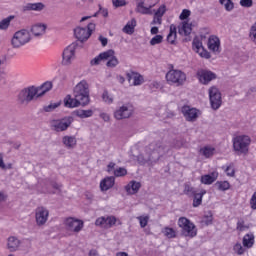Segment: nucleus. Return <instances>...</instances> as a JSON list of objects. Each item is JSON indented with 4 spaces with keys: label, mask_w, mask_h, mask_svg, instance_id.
I'll use <instances>...</instances> for the list:
<instances>
[{
    "label": "nucleus",
    "mask_w": 256,
    "mask_h": 256,
    "mask_svg": "<svg viewBox=\"0 0 256 256\" xmlns=\"http://www.w3.org/2000/svg\"><path fill=\"white\" fill-rule=\"evenodd\" d=\"M169 151H171V146L166 145L165 142L154 141L146 147L148 156L140 154L137 157V161L140 165H145L146 163L153 165V163H157L161 157L167 155Z\"/></svg>",
    "instance_id": "1"
},
{
    "label": "nucleus",
    "mask_w": 256,
    "mask_h": 256,
    "mask_svg": "<svg viewBox=\"0 0 256 256\" xmlns=\"http://www.w3.org/2000/svg\"><path fill=\"white\" fill-rule=\"evenodd\" d=\"M74 97L81 102L82 107H86L89 104V83L87 81H80L74 88L73 92Z\"/></svg>",
    "instance_id": "2"
},
{
    "label": "nucleus",
    "mask_w": 256,
    "mask_h": 256,
    "mask_svg": "<svg viewBox=\"0 0 256 256\" xmlns=\"http://www.w3.org/2000/svg\"><path fill=\"white\" fill-rule=\"evenodd\" d=\"M251 138L247 135H240L233 138V149L237 155H247L249 153Z\"/></svg>",
    "instance_id": "3"
},
{
    "label": "nucleus",
    "mask_w": 256,
    "mask_h": 256,
    "mask_svg": "<svg viewBox=\"0 0 256 256\" xmlns=\"http://www.w3.org/2000/svg\"><path fill=\"white\" fill-rule=\"evenodd\" d=\"M39 99V94L37 92V87L35 86H29L20 91L18 94V101L22 105H25V103H31L33 99Z\"/></svg>",
    "instance_id": "4"
},
{
    "label": "nucleus",
    "mask_w": 256,
    "mask_h": 256,
    "mask_svg": "<svg viewBox=\"0 0 256 256\" xmlns=\"http://www.w3.org/2000/svg\"><path fill=\"white\" fill-rule=\"evenodd\" d=\"M29 41H31V34L27 29H22L14 33L11 43L15 49H19V47L27 45Z\"/></svg>",
    "instance_id": "5"
},
{
    "label": "nucleus",
    "mask_w": 256,
    "mask_h": 256,
    "mask_svg": "<svg viewBox=\"0 0 256 256\" xmlns=\"http://www.w3.org/2000/svg\"><path fill=\"white\" fill-rule=\"evenodd\" d=\"M166 80L170 85L181 87V85L187 81V75L181 70L172 69L167 72Z\"/></svg>",
    "instance_id": "6"
},
{
    "label": "nucleus",
    "mask_w": 256,
    "mask_h": 256,
    "mask_svg": "<svg viewBox=\"0 0 256 256\" xmlns=\"http://www.w3.org/2000/svg\"><path fill=\"white\" fill-rule=\"evenodd\" d=\"M178 227L182 229V235H184V237L193 238L197 236V228H195V224L186 217H180L178 219Z\"/></svg>",
    "instance_id": "7"
},
{
    "label": "nucleus",
    "mask_w": 256,
    "mask_h": 256,
    "mask_svg": "<svg viewBox=\"0 0 256 256\" xmlns=\"http://www.w3.org/2000/svg\"><path fill=\"white\" fill-rule=\"evenodd\" d=\"M135 108L131 103L122 104L114 111V119L121 121L123 119H129L133 116Z\"/></svg>",
    "instance_id": "8"
},
{
    "label": "nucleus",
    "mask_w": 256,
    "mask_h": 256,
    "mask_svg": "<svg viewBox=\"0 0 256 256\" xmlns=\"http://www.w3.org/2000/svg\"><path fill=\"white\" fill-rule=\"evenodd\" d=\"M95 31V23L90 22L86 28L83 27H77L74 29V35L78 41H81L83 43L84 41H87L91 37V33Z\"/></svg>",
    "instance_id": "9"
},
{
    "label": "nucleus",
    "mask_w": 256,
    "mask_h": 256,
    "mask_svg": "<svg viewBox=\"0 0 256 256\" xmlns=\"http://www.w3.org/2000/svg\"><path fill=\"white\" fill-rule=\"evenodd\" d=\"M208 95H209L211 108L214 111H217V109L221 107V103H223L221 99V91H219V88H217V86H211L208 89Z\"/></svg>",
    "instance_id": "10"
},
{
    "label": "nucleus",
    "mask_w": 256,
    "mask_h": 256,
    "mask_svg": "<svg viewBox=\"0 0 256 256\" xmlns=\"http://www.w3.org/2000/svg\"><path fill=\"white\" fill-rule=\"evenodd\" d=\"M71 123H73V117L68 116L59 120H53L51 122V127L57 133H61L62 131H67L69 127H71Z\"/></svg>",
    "instance_id": "11"
},
{
    "label": "nucleus",
    "mask_w": 256,
    "mask_h": 256,
    "mask_svg": "<svg viewBox=\"0 0 256 256\" xmlns=\"http://www.w3.org/2000/svg\"><path fill=\"white\" fill-rule=\"evenodd\" d=\"M159 3V0H142L137 4L136 11L142 15H153L151 9Z\"/></svg>",
    "instance_id": "12"
},
{
    "label": "nucleus",
    "mask_w": 256,
    "mask_h": 256,
    "mask_svg": "<svg viewBox=\"0 0 256 256\" xmlns=\"http://www.w3.org/2000/svg\"><path fill=\"white\" fill-rule=\"evenodd\" d=\"M65 227L70 233H80L85 227L83 220H79L73 217H69L64 222Z\"/></svg>",
    "instance_id": "13"
},
{
    "label": "nucleus",
    "mask_w": 256,
    "mask_h": 256,
    "mask_svg": "<svg viewBox=\"0 0 256 256\" xmlns=\"http://www.w3.org/2000/svg\"><path fill=\"white\" fill-rule=\"evenodd\" d=\"M197 79L202 83V85H209L210 81L217 79V74L207 69H200L196 73Z\"/></svg>",
    "instance_id": "14"
},
{
    "label": "nucleus",
    "mask_w": 256,
    "mask_h": 256,
    "mask_svg": "<svg viewBox=\"0 0 256 256\" xmlns=\"http://www.w3.org/2000/svg\"><path fill=\"white\" fill-rule=\"evenodd\" d=\"M77 49V44L72 43L65 48L62 54L63 65H71L72 61L75 59V50Z\"/></svg>",
    "instance_id": "15"
},
{
    "label": "nucleus",
    "mask_w": 256,
    "mask_h": 256,
    "mask_svg": "<svg viewBox=\"0 0 256 256\" xmlns=\"http://www.w3.org/2000/svg\"><path fill=\"white\" fill-rule=\"evenodd\" d=\"M115 223H117V218H115V216H102L95 221V225L97 227H102V229H111Z\"/></svg>",
    "instance_id": "16"
},
{
    "label": "nucleus",
    "mask_w": 256,
    "mask_h": 256,
    "mask_svg": "<svg viewBox=\"0 0 256 256\" xmlns=\"http://www.w3.org/2000/svg\"><path fill=\"white\" fill-rule=\"evenodd\" d=\"M35 219L39 227H41V225H45L49 219V210L43 206L36 208Z\"/></svg>",
    "instance_id": "17"
},
{
    "label": "nucleus",
    "mask_w": 256,
    "mask_h": 256,
    "mask_svg": "<svg viewBox=\"0 0 256 256\" xmlns=\"http://www.w3.org/2000/svg\"><path fill=\"white\" fill-rule=\"evenodd\" d=\"M114 55H115V51L111 50V49L108 50V51L102 52L90 61V65L92 67H95L97 65H101V61H108V59L110 57H113Z\"/></svg>",
    "instance_id": "18"
},
{
    "label": "nucleus",
    "mask_w": 256,
    "mask_h": 256,
    "mask_svg": "<svg viewBox=\"0 0 256 256\" xmlns=\"http://www.w3.org/2000/svg\"><path fill=\"white\" fill-rule=\"evenodd\" d=\"M182 114L184 115L186 121H196L197 117H199L197 109L189 106L182 107Z\"/></svg>",
    "instance_id": "19"
},
{
    "label": "nucleus",
    "mask_w": 256,
    "mask_h": 256,
    "mask_svg": "<svg viewBox=\"0 0 256 256\" xmlns=\"http://www.w3.org/2000/svg\"><path fill=\"white\" fill-rule=\"evenodd\" d=\"M20 246H21V240H19L17 237L10 236L8 238V240H7V249L11 253H15V251H17Z\"/></svg>",
    "instance_id": "20"
},
{
    "label": "nucleus",
    "mask_w": 256,
    "mask_h": 256,
    "mask_svg": "<svg viewBox=\"0 0 256 256\" xmlns=\"http://www.w3.org/2000/svg\"><path fill=\"white\" fill-rule=\"evenodd\" d=\"M217 177H219V173L217 172L203 175L201 176V183H203V185H213V183L217 181Z\"/></svg>",
    "instance_id": "21"
},
{
    "label": "nucleus",
    "mask_w": 256,
    "mask_h": 256,
    "mask_svg": "<svg viewBox=\"0 0 256 256\" xmlns=\"http://www.w3.org/2000/svg\"><path fill=\"white\" fill-rule=\"evenodd\" d=\"M81 105V102L76 97H71V95H67L64 98V106L68 109H73L75 107H79Z\"/></svg>",
    "instance_id": "22"
},
{
    "label": "nucleus",
    "mask_w": 256,
    "mask_h": 256,
    "mask_svg": "<svg viewBox=\"0 0 256 256\" xmlns=\"http://www.w3.org/2000/svg\"><path fill=\"white\" fill-rule=\"evenodd\" d=\"M31 31L34 37H41L42 35H45V31H47V25L41 23L35 24L32 26Z\"/></svg>",
    "instance_id": "23"
},
{
    "label": "nucleus",
    "mask_w": 256,
    "mask_h": 256,
    "mask_svg": "<svg viewBox=\"0 0 256 256\" xmlns=\"http://www.w3.org/2000/svg\"><path fill=\"white\" fill-rule=\"evenodd\" d=\"M219 45H221V42L219 41V38L216 36H211L208 39V49L210 51H213V53L219 52Z\"/></svg>",
    "instance_id": "24"
},
{
    "label": "nucleus",
    "mask_w": 256,
    "mask_h": 256,
    "mask_svg": "<svg viewBox=\"0 0 256 256\" xmlns=\"http://www.w3.org/2000/svg\"><path fill=\"white\" fill-rule=\"evenodd\" d=\"M242 245L246 249H251V247H253V245H255V235H253V233H248V234L244 235V237L242 239Z\"/></svg>",
    "instance_id": "25"
},
{
    "label": "nucleus",
    "mask_w": 256,
    "mask_h": 256,
    "mask_svg": "<svg viewBox=\"0 0 256 256\" xmlns=\"http://www.w3.org/2000/svg\"><path fill=\"white\" fill-rule=\"evenodd\" d=\"M113 185H115V177L110 176L101 181L100 188L102 191H109Z\"/></svg>",
    "instance_id": "26"
},
{
    "label": "nucleus",
    "mask_w": 256,
    "mask_h": 256,
    "mask_svg": "<svg viewBox=\"0 0 256 256\" xmlns=\"http://www.w3.org/2000/svg\"><path fill=\"white\" fill-rule=\"evenodd\" d=\"M167 41L170 45H177V27L174 24L170 25V32L167 35Z\"/></svg>",
    "instance_id": "27"
},
{
    "label": "nucleus",
    "mask_w": 256,
    "mask_h": 256,
    "mask_svg": "<svg viewBox=\"0 0 256 256\" xmlns=\"http://www.w3.org/2000/svg\"><path fill=\"white\" fill-rule=\"evenodd\" d=\"M43 9H45V5L41 2L27 3L23 6V11H43Z\"/></svg>",
    "instance_id": "28"
},
{
    "label": "nucleus",
    "mask_w": 256,
    "mask_h": 256,
    "mask_svg": "<svg viewBox=\"0 0 256 256\" xmlns=\"http://www.w3.org/2000/svg\"><path fill=\"white\" fill-rule=\"evenodd\" d=\"M37 89V93H38V97H43V95H45V93L51 91V89H53V83L47 81L45 83H43L41 86L36 87Z\"/></svg>",
    "instance_id": "29"
},
{
    "label": "nucleus",
    "mask_w": 256,
    "mask_h": 256,
    "mask_svg": "<svg viewBox=\"0 0 256 256\" xmlns=\"http://www.w3.org/2000/svg\"><path fill=\"white\" fill-rule=\"evenodd\" d=\"M129 195H135L141 189V183L132 181L125 187Z\"/></svg>",
    "instance_id": "30"
},
{
    "label": "nucleus",
    "mask_w": 256,
    "mask_h": 256,
    "mask_svg": "<svg viewBox=\"0 0 256 256\" xmlns=\"http://www.w3.org/2000/svg\"><path fill=\"white\" fill-rule=\"evenodd\" d=\"M62 143L67 149H73V147L77 145V138H75V136H64L62 138Z\"/></svg>",
    "instance_id": "31"
},
{
    "label": "nucleus",
    "mask_w": 256,
    "mask_h": 256,
    "mask_svg": "<svg viewBox=\"0 0 256 256\" xmlns=\"http://www.w3.org/2000/svg\"><path fill=\"white\" fill-rule=\"evenodd\" d=\"M135 27H137V20L133 18L125 25L123 31L124 33H127V35H133V33H135Z\"/></svg>",
    "instance_id": "32"
},
{
    "label": "nucleus",
    "mask_w": 256,
    "mask_h": 256,
    "mask_svg": "<svg viewBox=\"0 0 256 256\" xmlns=\"http://www.w3.org/2000/svg\"><path fill=\"white\" fill-rule=\"evenodd\" d=\"M74 115H76V117H79L80 119H87L89 117H93V110L88 109V110H75L74 111Z\"/></svg>",
    "instance_id": "33"
},
{
    "label": "nucleus",
    "mask_w": 256,
    "mask_h": 256,
    "mask_svg": "<svg viewBox=\"0 0 256 256\" xmlns=\"http://www.w3.org/2000/svg\"><path fill=\"white\" fill-rule=\"evenodd\" d=\"M191 31H193V29L191 28V24L187 22H183L178 29V33L180 35H184L185 37H187L188 35H191Z\"/></svg>",
    "instance_id": "34"
},
{
    "label": "nucleus",
    "mask_w": 256,
    "mask_h": 256,
    "mask_svg": "<svg viewBox=\"0 0 256 256\" xmlns=\"http://www.w3.org/2000/svg\"><path fill=\"white\" fill-rule=\"evenodd\" d=\"M207 192L205 190H203L202 192H197L196 194H194L192 197H194L193 199V207H199V205H201V203H203V195H205Z\"/></svg>",
    "instance_id": "35"
},
{
    "label": "nucleus",
    "mask_w": 256,
    "mask_h": 256,
    "mask_svg": "<svg viewBox=\"0 0 256 256\" xmlns=\"http://www.w3.org/2000/svg\"><path fill=\"white\" fill-rule=\"evenodd\" d=\"M13 19H15V16H8L7 18H4L2 21H0V31H7Z\"/></svg>",
    "instance_id": "36"
},
{
    "label": "nucleus",
    "mask_w": 256,
    "mask_h": 256,
    "mask_svg": "<svg viewBox=\"0 0 256 256\" xmlns=\"http://www.w3.org/2000/svg\"><path fill=\"white\" fill-rule=\"evenodd\" d=\"M200 153H201V155L206 157V159H209V157H213V154L215 153V148L206 146V147L200 149Z\"/></svg>",
    "instance_id": "37"
},
{
    "label": "nucleus",
    "mask_w": 256,
    "mask_h": 256,
    "mask_svg": "<svg viewBox=\"0 0 256 256\" xmlns=\"http://www.w3.org/2000/svg\"><path fill=\"white\" fill-rule=\"evenodd\" d=\"M215 187H217L218 191H227L230 189L231 184L228 181H218L215 183Z\"/></svg>",
    "instance_id": "38"
},
{
    "label": "nucleus",
    "mask_w": 256,
    "mask_h": 256,
    "mask_svg": "<svg viewBox=\"0 0 256 256\" xmlns=\"http://www.w3.org/2000/svg\"><path fill=\"white\" fill-rule=\"evenodd\" d=\"M233 251L236 255H244L245 251H247V249L241 244V242H237L234 246H233Z\"/></svg>",
    "instance_id": "39"
},
{
    "label": "nucleus",
    "mask_w": 256,
    "mask_h": 256,
    "mask_svg": "<svg viewBox=\"0 0 256 256\" xmlns=\"http://www.w3.org/2000/svg\"><path fill=\"white\" fill-rule=\"evenodd\" d=\"M220 5H224L226 11H233L235 9V3L231 0H219Z\"/></svg>",
    "instance_id": "40"
},
{
    "label": "nucleus",
    "mask_w": 256,
    "mask_h": 256,
    "mask_svg": "<svg viewBox=\"0 0 256 256\" xmlns=\"http://www.w3.org/2000/svg\"><path fill=\"white\" fill-rule=\"evenodd\" d=\"M163 233L168 239H175V237H177V232L173 228L166 227L164 228Z\"/></svg>",
    "instance_id": "41"
},
{
    "label": "nucleus",
    "mask_w": 256,
    "mask_h": 256,
    "mask_svg": "<svg viewBox=\"0 0 256 256\" xmlns=\"http://www.w3.org/2000/svg\"><path fill=\"white\" fill-rule=\"evenodd\" d=\"M197 193V190H195L194 187H192L189 184H185L184 186V194L187 195L188 197H192Z\"/></svg>",
    "instance_id": "42"
},
{
    "label": "nucleus",
    "mask_w": 256,
    "mask_h": 256,
    "mask_svg": "<svg viewBox=\"0 0 256 256\" xmlns=\"http://www.w3.org/2000/svg\"><path fill=\"white\" fill-rule=\"evenodd\" d=\"M192 47L196 53H199L203 50V42H201L199 39H194L192 42Z\"/></svg>",
    "instance_id": "43"
},
{
    "label": "nucleus",
    "mask_w": 256,
    "mask_h": 256,
    "mask_svg": "<svg viewBox=\"0 0 256 256\" xmlns=\"http://www.w3.org/2000/svg\"><path fill=\"white\" fill-rule=\"evenodd\" d=\"M102 101H104V103H106L107 105L113 104V97L109 95V91L104 90L102 94Z\"/></svg>",
    "instance_id": "44"
},
{
    "label": "nucleus",
    "mask_w": 256,
    "mask_h": 256,
    "mask_svg": "<svg viewBox=\"0 0 256 256\" xmlns=\"http://www.w3.org/2000/svg\"><path fill=\"white\" fill-rule=\"evenodd\" d=\"M106 65L107 67H117L119 65V60L115 57V54L108 59Z\"/></svg>",
    "instance_id": "45"
},
{
    "label": "nucleus",
    "mask_w": 256,
    "mask_h": 256,
    "mask_svg": "<svg viewBox=\"0 0 256 256\" xmlns=\"http://www.w3.org/2000/svg\"><path fill=\"white\" fill-rule=\"evenodd\" d=\"M133 85L134 86L143 85V77L141 76V74L136 72V75L133 78Z\"/></svg>",
    "instance_id": "46"
},
{
    "label": "nucleus",
    "mask_w": 256,
    "mask_h": 256,
    "mask_svg": "<svg viewBox=\"0 0 256 256\" xmlns=\"http://www.w3.org/2000/svg\"><path fill=\"white\" fill-rule=\"evenodd\" d=\"M203 223H205V225H211V223H213V213L208 212L206 215H204Z\"/></svg>",
    "instance_id": "47"
},
{
    "label": "nucleus",
    "mask_w": 256,
    "mask_h": 256,
    "mask_svg": "<svg viewBox=\"0 0 256 256\" xmlns=\"http://www.w3.org/2000/svg\"><path fill=\"white\" fill-rule=\"evenodd\" d=\"M127 174V169L120 167L116 170H114V175L115 177H125V175Z\"/></svg>",
    "instance_id": "48"
},
{
    "label": "nucleus",
    "mask_w": 256,
    "mask_h": 256,
    "mask_svg": "<svg viewBox=\"0 0 256 256\" xmlns=\"http://www.w3.org/2000/svg\"><path fill=\"white\" fill-rule=\"evenodd\" d=\"M159 43H163L162 35H156L150 40V45H159Z\"/></svg>",
    "instance_id": "49"
},
{
    "label": "nucleus",
    "mask_w": 256,
    "mask_h": 256,
    "mask_svg": "<svg viewBox=\"0 0 256 256\" xmlns=\"http://www.w3.org/2000/svg\"><path fill=\"white\" fill-rule=\"evenodd\" d=\"M99 11L96 12L93 17H97V15H102V17H108L109 16V11L107 10V8H103L101 6H99Z\"/></svg>",
    "instance_id": "50"
},
{
    "label": "nucleus",
    "mask_w": 256,
    "mask_h": 256,
    "mask_svg": "<svg viewBox=\"0 0 256 256\" xmlns=\"http://www.w3.org/2000/svg\"><path fill=\"white\" fill-rule=\"evenodd\" d=\"M59 103H53V104H49L48 106L44 107V111L46 113H51L52 111H55V109H57V107H59Z\"/></svg>",
    "instance_id": "51"
},
{
    "label": "nucleus",
    "mask_w": 256,
    "mask_h": 256,
    "mask_svg": "<svg viewBox=\"0 0 256 256\" xmlns=\"http://www.w3.org/2000/svg\"><path fill=\"white\" fill-rule=\"evenodd\" d=\"M236 229L237 231H240V232L245 231V229H247V226L245 225V220L243 219L238 220Z\"/></svg>",
    "instance_id": "52"
},
{
    "label": "nucleus",
    "mask_w": 256,
    "mask_h": 256,
    "mask_svg": "<svg viewBox=\"0 0 256 256\" xmlns=\"http://www.w3.org/2000/svg\"><path fill=\"white\" fill-rule=\"evenodd\" d=\"M241 7H245L246 9H249L253 7V0H240Z\"/></svg>",
    "instance_id": "53"
},
{
    "label": "nucleus",
    "mask_w": 256,
    "mask_h": 256,
    "mask_svg": "<svg viewBox=\"0 0 256 256\" xmlns=\"http://www.w3.org/2000/svg\"><path fill=\"white\" fill-rule=\"evenodd\" d=\"M190 15H191V11L188 9H184L180 14L179 19L181 21H185V19H187Z\"/></svg>",
    "instance_id": "54"
},
{
    "label": "nucleus",
    "mask_w": 256,
    "mask_h": 256,
    "mask_svg": "<svg viewBox=\"0 0 256 256\" xmlns=\"http://www.w3.org/2000/svg\"><path fill=\"white\" fill-rule=\"evenodd\" d=\"M200 57H203L204 59H211V54L205 50V48H202L199 52Z\"/></svg>",
    "instance_id": "55"
},
{
    "label": "nucleus",
    "mask_w": 256,
    "mask_h": 256,
    "mask_svg": "<svg viewBox=\"0 0 256 256\" xmlns=\"http://www.w3.org/2000/svg\"><path fill=\"white\" fill-rule=\"evenodd\" d=\"M113 5L117 7H125L127 5V2L125 0H112Z\"/></svg>",
    "instance_id": "56"
},
{
    "label": "nucleus",
    "mask_w": 256,
    "mask_h": 256,
    "mask_svg": "<svg viewBox=\"0 0 256 256\" xmlns=\"http://www.w3.org/2000/svg\"><path fill=\"white\" fill-rule=\"evenodd\" d=\"M165 5L160 6L157 11L155 12V15H158L159 17H163L165 15Z\"/></svg>",
    "instance_id": "57"
},
{
    "label": "nucleus",
    "mask_w": 256,
    "mask_h": 256,
    "mask_svg": "<svg viewBox=\"0 0 256 256\" xmlns=\"http://www.w3.org/2000/svg\"><path fill=\"white\" fill-rule=\"evenodd\" d=\"M139 221H140V227L145 228V227H147L149 218L148 217H140Z\"/></svg>",
    "instance_id": "58"
},
{
    "label": "nucleus",
    "mask_w": 256,
    "mask_h": 256,
    "mask_svg": "<svg viewBox=\"0 0 256 256\" xmlns=\"http://www.w3.org/2000/svg\"><path fill=\"white\" fill-rule=\"evenodd\" d=\"M225 173L228 175V177H235V169L231 168V166H228L225 169Z\"/></svg>",
    "instance_id": "59"
},
{
    "label": "nucleus",
    "mask_w": 256,
    "mask_h": 256,
    "mask_svg": "<svg viewBox=\"0 0 256 256\" xmlns=\"http://www.w3.org/2000/svg\"><path fill=\"white\" fill-rule=\"evenodd\" d=\"M161 17L158 16L157 14H154L153 21L151 22V25H161Z\"/></svg>",
    "instance_id": "60"
},
{
    "label": "nucleus",
    "mask_w": 256,
    "mask_h": 256,
    "mask_svg": "<svg viewBox=\"0 0 256 256\" xmlns=\"http://www.w3.org/2000/svg\"><path fill=\"white\" fill-rule=\"evenodd\" d=\"M100 119H103V121L109 123V121L111 120V116H109V114L107 113H100Z\"/></svg>",
    "instance_id": "61"
},
{
    "label": "nucleus",
    "mask_w": 256,
    "mask_h": 256,
    "mask_svg": "<svg viewBox=\"0 0 256 256\" xmlns=\"http://www.w3.org/2000/svg\"><path fill=\"white\" fill-rule=\"evenodd\" d=\"M136 75H137V72H133V71L126 73V77L129 82H131V80H133Z\"/></svg>",
    "instance_id": "62"
},
{
    "label": "nucleus",
    "mask_w": 256,
    "mask_h": 256,
    "mask_svg": "<svg viewBox=\"0 0 256 256\" xmlns=\"http://www.w3.org/2000/svg\"><path fill=\"white\" fill-rule=\"evenodd\" d=\"M99 41L101 42V45L102 47H107V43H108V40L107 38L103 37V36H99Z\"/></svg>",
    "instance_id": "63"
},
{
    "label": "nucleus",
    "mask_w": 256,
    "mask_h": 256,
    "mask_svg": "<svg viewBox=\"0 0 256 256\" xmlns=\"http://www.w3.org/2000/svg\"><path fill=\"white\" fill-rule=\"evenodd\" d=\"M113 169H115V163L114 162H110L107 166V171L108 173H111V171H113Z\"/></svg>",
    "instance_id": "64"
}]
</instances>
